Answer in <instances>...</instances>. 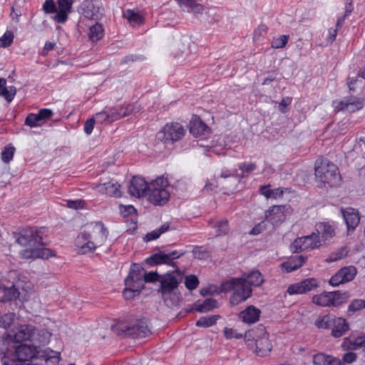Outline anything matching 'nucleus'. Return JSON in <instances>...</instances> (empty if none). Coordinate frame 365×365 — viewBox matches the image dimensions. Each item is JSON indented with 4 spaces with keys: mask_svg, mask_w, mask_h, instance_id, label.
Returning a JSON list of instances; mask_svg holds the SVG:
<instances>
[{
    "mask_svg": "<svg viewBox=\"0 0 365 365\" xmlns=\"http://www.w3.org/2000/svg\"><path fill=\"white\" fill-rule=\"evenodd\" d=\"M81 14L87 19H93L96 16L98 8H96L93 1L85 0L81 5Z\"/></svg>",
    "mask_w": 365,
    "mask_h": 365,
    "instance_id": "nucleus-35",
    "label": "nucleus"
},
{
    "mask_svg": "<svg viewBox=\"0 0 365 365\" xmlns=\"http://www.w3.org/2000/svg\"><path fill=\"white\" fill-rule=\"evenodd\" d=\"M125 285L129 286L132 289H134L135 293L140 294L144 288V281L143 279L132 280L130 282L125 280Z\"/></svg>",
    "mask_w": 365,
    "mask_h": 365,
    "instance_id": "nucleus-54",
    "label": "nucleus"
},
{
    "mask_svg": "<svg viewBox=\"0 0 365 365\" xmlns=\"http://www.w3.org/2000/svg\"><path fill=\"white\" fill-rule=\"evenodd\" d=\"M341 346L344 351H355L361 347L365 349V334L356 336L353 341L349 337H345Z\"/></svg>",
    "mask_w": 365,
    "mask_h": 365,
    "instance_id": "nucleus-28",
    "label": "nucleus"
},
{
    "mask_svg": "<svg viewBox=\"0 0 365 365\" xmlns=\"http://www.w3.org/2000/svg\"><path fill=\"white\" fill-rule=\"evenodd\" d=\"M356 269L354 266L344 267L334 274L329 280L332 287H337L354 279L356 275Z\"/></svg>",
    "mask_w": 365,
    "mask_h": 365,
    "instance_id": "nucleus-15",
    "label": "nucleus"
},
{
    "mask_svg": "<svg viewBox=\"0 0 365 365\" xmlns=\"http://www.w3.org/2000/svg\"><path fill=\"white\" fill-rule=\"evenodd\" d=\"M259 356H267L272 349V345L268 336L253 339L252 346H249Z\"/></svg>",
    "mask_w": 365,
    "mask_h": 365,
    "instance_id": "nucleus-22",
    "label": "nucleus"
},
{
    "mask_svg": "<svg viewBox=\"0 0 365 365\" xmlns=\"http://www.w3.org/2000/svg\"><path fill=\"white\" fill-rule=\"evenodd\" d=\"M94 124L95 121L94 119H93V118L88 119L85 122L83 130L87 135H90L92 133L94 128Z\"/></svg>",
    "mask_w": 365,
    "mask_h": 365,
    "instance_id": "nucleus-64",
    "label": "nucleus"
},
{
    "mask_svg": "<svg viewBox=\"0 0 365 365\" xmlns=\"http://www.w3.org/2000/svg\"><path fill=\"white\" fill-rule=\"evenodd\" d=\"M75 0H58L57 14L53 16V20L59 24H64L68 18V14L71 12L72 6Z\"/></svg>",
    "mask_w": 365,
    "mask_h": 365,
    "instance_id": "nucleus-23",
    "label": "nucleus"
},
{
    "mask_svg": "<svg viewBox=\"0 0 365 365\" xmlns=\"http://www.w3.org/2000/svg\"><path fill=\"white\" fill-rule=\"evenodd\" d=\"M6 83H3L0 88V96L4 97L8 102H11L16 93V89L14 86L6 87Z\"/></svg>",
    "mask_w": 365,
    "mask_h": 365,
    "instance_id": "nucleus-45",
    "label": "nucleus"
},
{
    "mask_svg": "<svg viewBox=\"0 0 365 365\" xmlns=\"http://www.w3.org/2000/svg\"><path fill=\"white\" fill-rule=\"evenodd\" d=\"M314 170L317 180L324 185L332 187L341 180L337 166L328 159H318Z\"/></svg>",
    "mask_w": 365,
    "mask_h": 365,
    "instance_id": "nucleus-5",
    "label": "nucleus"
},
{
    "mask_svg": "<svg viewBox=\"0 0 365 365\" xmlns=\"http://www.w3.org/2000/svg\"><path fill=\"white\" fill-rule=\"evenodd\" d=\"M192 254L195 258L205 259L210 257V252L201 246H195L192 250Z\"/></svg>",
    "mask_w": 365,
    "mask_h": 365,
    "instance_id": "nucleus-52",
    "label": "nucleus"
},
{
    "mask_svg": "<svg viewBox=\"0 0 365 365\" xmlns=\"http://www.w3.org/2000/svg\"><path fill=\"white\" fill-rule=\"evenodd\" d=\"M143 275L144 269L137 264H132L129 274L125 280L130 282L132 280L143 279Z\"/></svg>",
    "mask_w": 365,
    "mask_h": 365,
    "instance_id": "nucleus-39",
    "label": "nucleus"
},
{
    "mask_svg": "<svg viewBox=\"0 0 365 365\" xmlns=\"http://www.w3.org/2000/svg\"><path fill=\"white\" fill-rule=\"evenodd\" d=\"M330 330L332 337L340 338L350 330V324L345 318L335 316Z\"/></svg>",
    "mask_w": 365,
    "mask_h": 365,
    "instance_id": "nucleus-26",
    "label": "nucleus"
},
{
    "mask_svg": "<svg viewBox=\"0 0 365 365\" xmlns=\"http://www.w3.org/2000/svg\"><path fill=\"white\" fill-rule=\"evenodd\" d=\"M15 148L11 145L4 147L1 153V160L5 163H9L14 158Z\"/></svg>",
    "mask_w": 365,
    "mask_h": 365,
    "instance_id": "nucleus-48",
    "label": "nucleus"
},
{
    "mask_svg": "<svg viewBox=\"0 0 365 365\" xmlns=\"http://www.w3.org/2000/svg\"><path fill=\"white\" fill-rule=\"evenodd\" d=\"M185 254L184 251L168 250H159L158 252L153 254L145 259V262L150 266L167 264L177 268L174 259H178Z\"/></svg>",
    "mask_w": 365,
    "mask_h": 365,
    "instance_id": "nucleus-10",
    "label": "nucleus"
},
{
    "mask_svg": "<svg viewBox=\"0 0 365 365\" xmlns=\"http://www.w3.org/2000/svg\"><path fill=\"white\" fill-rule=\"evenodd\" d=\"M181 8H187L195 11L197 13H201L203 11V6L197 3L195 0H176Z\"/></svg>",
    "mask_w": 365,
    "mask_h": 365,
    "instance_id": "nucleus-42",
    "label": "nucleus"
},
{
    "mask_svg": "<svg viewBox=\"0 0 365 365\" xmlns=\"http://www.w3.org/2000/svg\"><path fill=\"white\" fill-rule=\"evenodd\" d=\"M307 259L302 255L292 256L287 261L281 264L282 270L287 273L295 271L305 263Z\"/></svg>",
    "mask_w": 365,
    "mask_h": 365,
    "instance_id": "nucleus-27",
    "label": "nucleus"
},
{
    "mask_svg": "<svg viewBox=\"0 0 365 365\" xmlns=\"http://www.w3.org/2000/svg\"><path fill=\"white\" fill-rule=\"evenodd\" d=\"M209 224L211 227L217 230V235H225L228 232L229 223L227 220L223 219L220 221H215L214 220H210Z\"/></svg>",
    "mask_w": 365,
    "mask_h": 365,
    "instance_id": "nucleus-38",
    "label": "nucleus"
},
{
    "mask_svg": "<svg viewBox=\"0 0 365 365\" xmlns=\"http://www.w3.org/2000/svg\"><path fill=\"white\" fill-rule=\"evenodd\" d=\"M245 282L250 288L251 286L259 287L264 282L262 273L259 270H252L248 273L245 277H242Z\"/></svg>",
    "mask_w": 365,
    "mask_h": 365,
    "instance_id": "nucleus-34",
    "label": "nucleus"
},
{
    "mask_svg": "<svg viewBox=\"0 0 365 365\" xmlns=\"http://www.w3.org/2000/svg\"><path fill=\"white\" fill-rule=\"evenodd\" d=\"M113 331L119 336L133 339L149 336L151 331L145 319H135L129 322H119L113 327Z\"/></svg>",
    "mask_w": 365,
    "mask_h": 365,
    "instance_id": "nucleus-3",
    "label": "nucleus"
},
{
    "mask_svg": "<svg viewBox=\"0 0 365 365\" xmlns=\"http://www.w3.org/2000/svg\"><path fill=\"white\" fill-rule=\"evenodd\" d=\"M53 113L51 109H40L38 113H29L24 121V124L31 128L40 127L43 125L46 120L53 117Z\"/></svg>",
    "mask_w": 365,
    "mask_h": 365,
    "instance_id": "nucleus-17",
    "label": "nucleus"
},
{
    "mask_svg": "<svg viewBox=\"0 0 365 365\" xmlns=\"http://www.w3.org/2000/svg\"><path fill=\"white\" fill-rule=\"evenodd\" d=\"M123 17L126 19L130 23H135L141 24L144 21V18L138 13L132 9H126L123 14Z\"/></svg>",
    "mask_w": 365,
    "mask_h": 365,
    "instance_id": "nucleus-44",
    "label": "nucleus"
},
{
    "mask_svg": "<svg viewBox=\"0 0 365 365\" xmlns=\"http://www.w3.org/2000/svg\"><path fill=\"white\" fill-rule=\"evenodd\" d=\"M14 33L11 31H6L0 38V48H7L11 45L14 41Z\"/></svg>",
    "mask_w": 365,
    "mask_h": 365,
    "instance_id": "nucleus-50",
    "label": "nucleus"
},
{
    "mask_svg": "<svg viewBox=\"0 0 365 365\" xmlns=\"http://www.w3.org/2000/svg\"><path fill=\"white\" fill-rule=\"evenodd\" d=\"M49 334L43 330L38 331L32 325L22 324L10 330L7 337L10 341L21 343L24 341H37L39 344L48 341Z\"/></svg>",
    "mask_w": 365,
    "mask_h": 365,
    "instance_id": "nucleus-4",
    "label": "nucleus"
},
{
    "mask_svg": "<svg viewBox=\"0 0 365 365\" xmlns=\"http://www.w3.org/2000/svg\"><path fill=\"white\" fill-rule=\"evenodd\" d=\"M19 297V292L14 285L9 287L0 282V302H6L15 300Z\"/></svg>",
    "mask_w": 365,
    "mask_h": 365,
    "instance_id": "nucleus-31",
    "label": "nucleus"
},
{
    "mask_svg": "<svg viewBox=\"0 0 365 365\" xmlns=\"http://www.w3.org/2000/svg\"><path fill=\"white\" fill-rule=\"evenodd\" d=\"M349 297V294L346 292H324L314 295L312 301L322 307H336L345 304Z\"/></svg>",
    "mask_w": 365,
    "mask_h": 365,
    "instance_id": "nucleus-8",
    "label": "nucleus"
},
{
    "mask_svg": "<svg viewBox=\"0 0 365 365\" xmlns=\"http://www.w3.org/2000/svg\"><path fill=\"white\" fill-rule=\"evenodd\" d=\"M313 363L314 365H344L339 359L324 353L315 354Z\"/></svg>",
    "mask_w": 365,
    "mask_h": 365,
    "instance_id": "nucleus-32",
    "label": "nucleus"
},
{
    "mask_svg": "<svg viewBox=\"0 0 365 365\" xmlns=\"http://www.w3.org/2000/svg\"><path fill=\"white\" fill-rule=\"evenodd\" d=\"M224 336L227 339H230L232 338L235 339H242L245 338V334L237 333V331L232 328L225 327L223 330Z\"/></svg>",
    "mask_w": 365,
    "mask_h": 365,
    "instance_id": "nucleus-56",
    "label": "nucleus"
},
{
    "mask_svg": "<svg viewBox=\"0 0 365 365\" xmlns=\"http://www.w3.org/2000/svg\"><path fill=\"white\" fill-rule=\"evenodd\" d=\"M42 234V228L31 227L22 230L16 236V242L21 246L27 247L20 252L22 258L46 259L55 256L54 251L43 247Z\"/></svg>",
    "mask_w": 365,
    "mask_h": 365,
    "instance_id": "nucleus-1",
    "label": "nucleus"
},
{
    "mask_svg": "<svg viewBox=\"0 0 365 365\" xmlns=\"http://www.w3.org/2000/svg\"><path fill=\"white\" fill-rule=\"evenodd\" d=\"M185 133V129L180 123L173 122L166 123L158 133L157 138L165 144H173L182 139Z\"/></svg>",
    "mask_w": 365,
    "mask_h": 365,
    "instance_id": "nucleus-9",
    "label": "nucleus"
},
{
    "mask_svg": "<svg viewBox=\"0 0 365 365\" xmlns=\"http://www.w3.org/2000/svg\"><path fill=\"white\" fill-rule=\"evenodd\" d=\"M289 38V35H282L277 38H274L272 41L271 46L273 48H284L287 44Z\"/></svg>",
    "mask_w": 365,
    "mask_h": 365,
    "instance_id": "nucleus-49",
    "label": "nucleus"
},
{
    "mask_svg": "<svg viewBox=\"0 0 365 365\" xmlns=\"http://www.w3.org/2000/svg\"><path fill=\"white\" fill-rule=\"evenodd\" d=\"M357 359V354L352 351H348L345 353L342 356V363L351 364L356 361Z\"/></svg>",
    "mask_w": 365,
    "mask_h": 365,
    "instance_id": "nucleus-61",
    "label": "nucleus"
},
{
    "mask_svg": "<svg viewBox=\"0 0 365 365\" xmlns=\"http://www.w3.org/2000/svg\"><path fill=\"white\" fill-rule=\"evenodd\" d=\"M302 239L305 244V249L307 250L318 248L323 244L317 232H314L309 235L303 236Z\"/></svg>",
    "mask_w": 365,
    "mask_h": 365,
    "instance_id": "nucleus-36",
    "label": "nucleus"
},
{
    "mask_svg": "<svg viewBox=\"0 0 365 365\" xmlns=\"http://www.w3.org/2000/svg\"><path fill=\"white\" fill-rule=\"evenodd\" d=\"M38 354L37 346L20 344L15 347L13 353L7 351L4 353L3 356L8 355L10 358H14L16 364H19L18 362L21 363L34 358H38Z\"/></svg>",
    "mask_w": 365,
    "mask_h": 365,
    "instance_id": "nucleus-11",
    "label": "nucleus"
},
{
    "mask_svg": "<svg viewBox=\"0 0 365 365\" xmlns=\"http://www.w3.org/2000/svg\"><path fill=\"white\" fill-rule=\"evenodd\" d=\"M334 111H346L354 113L363 107L362 101L354 96L345 98L344 100H335L332 102Z\"/></svg>",
    "mask_w": 365,
    "mask_h": 365,
    "instance_id": "nucleus-13",
    "label": "nucleus"
},
{
    "mask_svg": "<svg viewBox=\"0 0 365 365\" xmlns=\"http://www.w3.org/2000/svg\"><path fill=\"white\" fill-rule=\"evenodd\" d=\"M220 318L219 315H212L209 317H201L197 322L196 326L200 327H210L216 324Z\"/></svg>",
    "mask_w": 365,
    "mask_h": 365,
    "instance_id": "nucleus-46",
    "label": "nucleus"
},
{
    "mask_svg": "<svg viewBox=\"0 0 365 365\" xmlns=\"http://www.w3.org/2000/svg\"><path fill=\"white\" fill-rule=\"evenodd\" d=\"M232 290L234 291L230 297L232 304L245 301L252 295V288L246 284L243 277H232L221 284L220 292H229Z\"/></svg>",
    "mask_w": 365,
    "mask_h": 365,
    "instance_id": "nucleus-6",
    "label": "nucleus"
},
{
    "mask_svg": "<svg viewBox=\"0 0 365 365\" xmlns=\"http://www.w3.org/2000/svg\"><path fill=\"white\" fill-rule=\"evenodd\" d=\"M217 301L213 298L206 299L203 302H196L195 309L199 312H207L217 307Z\"/></svg>",
    "mask_w": 365,
    "mask_h": 365,
    "instance_id": "nucleus-40",
    "label": "nucleus"
},
{
    "mask_svg": "<svg viewBox=\"0 0 365 365\" xmlns=\"http://www.w3.org/2000/svg\"><path fill=\"white\" fill-rule=\"evenodd\" d=\"M95 190L98 192L109 197H120L122 195L120 184L112 180L96 185Z\"/></svg>",
    "mask_w": 365,
    "mask_h": 365,
    "instance_id": "nucleus-24",
    "label": "nucleus"
},
{
    "mask_svg": "<svg viewBox=\"0 0 365 365\" xmlns=\"http://www.w3.org/2000/svg\"><path fill=\"white\" fill-rule=\"evenodd\" d=\"M149 187L150 183L148 184L144 178L133 177L130 182L128 192L133 197H141L148 193Z\"/></svg>",
    "mask_w": 365,
    "mask_h": 365,
    "instance_id": "nucleus-19",
    "label": "nucleus"
},
{
    "mask_svg": "<svg viewBox=\"0 0 365 365\" xmlns=\"http://www.w3.org/2000/svg\"><path fill=\"white\" fill-rule=\"evenodd\" d=\"M261 311L255 307L251 305L245 310L240 312L239 317L242 322L248 324H252L258 321Z\"/></svg>",
    "mask_w": 365,
    "mask_h": 365,
    "instance_id": "nucleus-30",
    "label": "nucleus"
},
{
    "mask_svg": "<svg viewBox=\"0 0 365 365\" xmlns=\"http://www.w3.org/2000/svg\"><path fill=\"white\" fill-rule=\"evenodd\" d=\"M109 123L118 120L121 118L119 107L112 108L107 112Z\"/></svg>",
    "mask_w": 365,
    "mask_h": 365,
    "instance_id": "nucleus-58",
    "label": "nucleus"
},
{
    "mask_svg": "<svg viewBox=\"0 0 365 365\" xmlns=\"http://www.w3.org/2000/svg\"><path fill=\"white\" fill-rule=\"evenodd\" d=\"M365 309V299H354L347 307V315L351 316V313H355Z\"/></svg>",
    "mask_w": 365,
    "mask_h": 365,
    "instance_id": "nucleus-43",
    "label": "nucleus"
},
{
    "mask_svg": "<svg viewBox=\"0 0 365 365\" xmlns=\"http://www.w3.org/2000/svg\"><path fill=\"white\" fill-rule=\"evenodd\" d=\"M104 30L101 24L96 23V24L90 26L88 32V38L92 42H97L103 36Z\"/></svg>",
    "mask_w": 365,
    "mask_h": 365,
    "instance_id": "nucleus-37",
    "label": "nucleus"
},
{
    "mask_svg": "<svg viewBox=\"0 0 365 365\" xmlns=\"http://www.w3.org/2000/svg\"><path fill=\"white\" fill-rule=\"evenodd\" d=\"M15 314L14 313H6L2 315L0 317V327L4 328H7L10 327L12 322L14 320Z\"/></svg>",
    "mask_w": 365,
    "mask_h": 365,
    "instance_id": "nucleus-53",
    "label": "nucleus"
},
{
    "mask_svg": "<svg viewBox=\"0 0 365 365\" xmlns=\"http://www.w3.org/2000/svg\"><path fill=\"white\" fill-rule=\"evenodd\" d=\"M43 9L46 14H57L58 7L53 0H46L43 5Z\"/></svg>",
    "mask_w": 365,
    "mask_h": 365,
    "instance_id": "nucleus-57",
    "label": "nucleus"
},
{
    "mask_svg": "<svg viewBox=\"0 0 365 365\" xmlns=\"http://www.w3.org/2000/svg\"><path fill=\"white\" fill-rule=\"evenodd\" d=\"M211 129L210 127H208L198 115H192L190 122V132L192 135L204 139L207 137Z\"/></svg>",
    "mask_w": 365,
    "mask_h": 365,
    "instance_id": "nucleus-18",
    "label": "nucleus"
},
{
    "mask_svg": "<svg viewBox=\"0 0 365 365\" xmlns=\"http://www.w3.org/2000/svg\"><path fill=\"white\" fill-rule=\"evenodd\" d=\"M183 280V273L177 267L175 270L161 274L157 289L164 304L168 307L179 305L181 299L178 287Z\"/></svg>",
    "mask_w": 365,
    "mask_h": 365,
    "instance_id": "nucleus-2",
    "label": "nucleus"
},
{
    "mask_svg": "<svg viewBox=\"0 0 365 365\" xmlns=\"http://www.w3.org/2000/svg\"><path fill=\"white\" fill-rule=\"evenodd\" d=\"M160 275L161 274H159L157 272H145L143 275V281L144 282L148 283L159 282Z\"/></svg>",
    "mask_w": 365,
    "mask_h": 365,
    "instance_id": "nucleus-55",
    "label": "nucleus"
},
{
    "mask_svg": "<svg viewBox=\"0 0 365 365\" xmlns=\"http://www.w3.org/2000/svg\"><path fill=\"white\" fill-rule=\"evenodd\" d=\"M92 118L94 119L95 122L99 123H103L106 122L109 123V118H108L106 111L97 113Z\"/></svg>",
    "mask_w": 365,
    "mask_h": 365,
    "instance_id": "nucleus-60",
    "label": "nucleus"
},
{
    "mask_svg": "<svg viewBox=\"0 0 365 365\" xmlns=\"http://www.w3.org/2000/svg\"><path fill=\"white\" fill-rule=\"evenodd\" d=\"M266 229L265 220L256 225L250 232V235H257Z\"/></svg>",
    "mask_w": 365,
    "mask_h": 365,
    "instance_id": "nucleus-63",
    "label": "nucleus"
},
{
    "mask_svg": "<svg viewBox=\"0 0 365 365\" xmlns=\"http://www.w3.org/2000/svg\"><path fill=\"white\" fill-rule=\"evenodd\" d=\"M89 237L91 240L95 250L98 247H101L106 241L108 231L101 222H96L92 224L91 230L88 232Z\"/></svg>",
    "mask_w": 365,
    "mask_h": 365,
    "instance_id": "nucleus-16",
    "label": "nucleus"
},
{
    "mask_svg": "<svg viewBox=\"0 0 365 365\" xmlns=\"http://www.w3.org/2000/svg\"><path fill=\"white\" fill-rule=\"evenodd\" d=\"M292 249L294 252H301L305 249V244L303 241L302 237L297 238L292 244Z\"/></svg>",
    "mask_w": 365,
    "mask_h": 365,
    "instance_id": "nucleus-59",
    "label": "nucleus"
},
{
    "mask_svg": "<svg viewBox=\"0 0 365 365\" xmlns=\"http://www.w3.org/2000/svg\"><path fill=\"white\" fill-rule=\"evenodd\" d=\"M336 230V225L328 222H321L317 223L315 225V231L318 234V236H319L323 244L335 236Z\"/></svg>",
    "mask_w": 365,
    "mask_h": 365,
    "instance_id": "nucleus-21",
    "label": "nucleus"
},
{
    "mask_svg": "<svg viewBox=\"0 0 365 365\" xmlns=\"http://www.w3.org/2000/svg\"><path fill=\"white\" fill-rule=\"evenodd\" d=\"M268 336L266 328L262 324H259L256 327L250 329L245 334V339L248 346H252L253 339H259L262 336Z\"/></svg>",
    "mask_w": 365,
    "mask_h": 365,
    "instance_id": "nucleus-29",
    "label": "nucleus"
},
{
    "mask_svg": "<svg viewBox=\"0 0 365 365\" xmlns=\"http://www.w3.org/2000/svg\"><path fill=\"white\" fill-rule=\"evenodd\" d=\"M348 255V250L346 247H341L335 252H331L327 258V262H333L341 259Z\"/></svg>",
    "mask_w": 365,
    "mask_h": 365,
    "instance_id": "nucleus-47",
    "label": "nucleus"
},
{
    "mask_svg": "<svg viewBox=\"0 0 365 365\" xmlns=\"http://www.w3.org/2000/svg\"><path fill=\"white\" fill-rule=\"evenodd\" d=\"M340 211L346 223L348 233L354 231L360 222L359 211L352 207L341 208Z\"/></svg>",
    "mask_w": 365,
    "mask_h": 365,
    "instance_id": "nucleus-20",
    "label": "nucleus"
},
{
    "mask_svg": "<svg viewBox=\"0 0 365 365\" xmlns=\"http://www.w3.org/2000/svg\"><path fill=\"white\" fill-rule=\"evenodd\" d=\"M287 205H273L264 212L265 221L270 222L274 227H279L286 219Z\"/></svg>",
    "mask_w": 365,
    "mask_h": 365,
    "instance_id": "nucleus-12",
    "label": "nucleus"
},
{
    "mask_svg": "<svg viewBox=\"0 0 365 365\" xmlns=\"http://www.w3.org/2000/svg\"><path fill=\"white\" fill-rule=\"evenodd\" d=\"M93 244L86 231L81 232L75 240V245L78 249V252L83 255L91 253L95 251V247Z\"/></svg>",
    "mask_w": 365,
    "mask_h": 365,
    "instance_id": "nucleus-25",
    "label": "nucleus"
},
{
    "mask_svg": "<svg viewBox=\"0 0 365 365\" xmlns=\"http://www.w3.org/2000/svg\"><path fill=\"white\" fill-rule=\"evenodd\" d=\"M319 283L314 278H307L299 282L290 284L287 289L289 295L303 294L316 289Z\"/></svg>",
    "mask_w": 365,
    "mask_h": 365,
    "instance_id": "nucleus-14",
    "label": "nucleus"
},
{
    "mask_svg": "<svg viewBox=\"0 0 365 365\" xmlns=\"http://www.w3.org/2000/svg\"><path fill=\"white\" fill-rule=\"evenodd\" d=\"M335 315L331 314H320L314 321V325L319 329L329 330L331 328Z\"/></svg>",
    "mask_w": 365,
    "mask_h": 365,
    "instance_id": "nucleus-33",
    "label": "nucleus"
},
{
    "mask_svg": "<svg viewBox=\"0 0 365 365\" xmlns=\"http://www.w3.org/2000/svg\"><path fill=\"white\" fill-rule=\"evenodd\" d=\"M134 105L128 104L124 106H120L119 110L120 113L121 118L125 116L129 115L134 111Z\"/></svg>",
    "mask_w": 365,
    "mask_h": 365,
    "instance_id": "nucleus-62",
    "label": "nucleus"
},
{
    "mask_svg": "<svg viewBox=\"0 0 365 365\" xmlns=\"http://www.w3.org/2000/svg\"><path fill=\"white\" fill-rule=\"evenodd\" d=\"M239 169L241 170V173H236V177L239 178H244L248 175L249 173L255 170L257 165L254 163H242L238 165Z\"/></svg>",
    "mask_w": 365,
    "mask_h": 365,
    "instance_id": "nucleus-41",
    "label": "nucleus"
},
{
    "mask_svg": "<svg viewBox=\"0 0 365 365\" xmlns=\"http://www.w3.org/2000/svg\"><path fill=\"white\" fill-rule=\"evenodd\" d=\"M168 182L164 177H158L150 182V187L147 195L148 200L155 205H163L168 202L170 198V192L165 189Z\"/></svg>",
    "mask_w": 365,
    "mask_h": 365,
    "instance_id": "nucleus-7",
    "label": "nucleus"
},
{
    "mask_svg": "<svg viewBox=\"0 0 365 365\" xmlns=\"http://www.w3.org/2000/svg\"><path fill=\"white\" fill-rule=\"evenodd\" d=\"M185 285L189 290L195 289L199 285V280L195 275H187L185 279Z\"/></svg>",
    "mask_w": 365,
    "mask_h": 365,
    "instance_id": "nucleus-51",
    "label": "nucleus"
}]
</instances>
